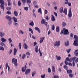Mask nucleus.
<instances>
[{"mask_svg": "<svg viewBox=\"0 0 78 78\" xmlns=\"http://www.w3.org/2000/svg\"><path fill=\"white\" fill-rule=\"evenodd\" d=\"M59 27H57L56 29V32H59Z\"/></svg>", "mask_w": 78, "mask_h": 78, "instance_id": "nucleus-29", "label": "nucleus"}, {"mask_svg": "<svg viewBox=\"0 0 78 78\" xmlns=\"http://www.w3.org/2000/svg\"><path fill=\"white\" fill-rule=\"evenodd\" d=\"M5 36V33L1 32H0V36H1V37H3V36Z\"/></svg>", "mask_w": 78, "mask_h": 78, "instance_id": "nucleus-23", "label": "nucleus"}, {"mask_svg": "<svg viewBox=\"0 0 78 78\" xmlns=\"http://www.w3.org/2000/svg\"><path fill=\"white\" fill-rule=\"evenodd\" d=\"M74 39H75L73 43V45L74 46L76 47H78V36L76 35H74Z\"/></svg>", "mask_w": 78, "mask_h": 78, "instance_id": "nucleus-1", "label": "nucleus"}, {"mask_svg": "<svg viewBox=\"0 0 78 78\" xmlns=\"http://www.w3.org/2000/svg\"><path fill=\"white\" fill-rule=\"evenodd\" d=\"M2 3L4 4V1L3 0H0V4Z\"/></svg>", "mask_w": 78, "mask_h": 78, "instance_id": "nucleus-44", "label": "nucleus"}, {"mask_svg": "<svg viewBox=\"0 0 78 78\" xmlns=\"http://www.w3.org/2000/svg\"><path fill=\"white\" fill-rule=\"evenodd\" d=\"M48 72H49V73H50L51 72V69H50V68H48Z\"/></svg>", "mask_w": 78, "mask_h": 78, "instance_id": "nucleus-53", "label": "nucleus"}, {"mask_svg": "<svg viewBox=\"0 0 78 78\" xmlns=\"http://www.w3.org/2000/svg\"><path fill=\"white\" fill-rule=\"evenodd\" d=\"M27 3H29H29H31V0H27Z\"/></svg>", "mask_w": 78, "mask_h": 78, "instance_id": "nucleus-50", "label": "nucleus"}, {"mask_svg": "<svg viewBox=\"0 0 78 78\" xmlns=\"http://www.w3.org/2000/svg\"><path fill=\"white\" fill-rule=\"evenodd\" d=\"M41 23L42 24V23H44V24L45 26H47V22H45V20H44V19H43L42 20Z\"/></svg>", "mask_w": 78, "mask_h": 78, "instance_id": "nucleus-7", "label": "nucleus"}, {"mask_svg": "<svg viewBox=\"0 0 78 78\" xmlns=\"http://www.w3.org/2000/svg\"><path fill=\"white\" fill-rule=\"evenodd\" d=\"M20 34H23V32L22 31V30L19 31Z\"/></svg>", "mask_w": 78, "mask_h": 78, "instance_id": "nucleus-54", "label": "nucleus"}, {"mask_svg": "<svg viewBox=\"0 0 78 78\" xmlns=\"http://www.w3.org/2000/svg\"><path fill=\"white\" fill-rule=\"evenodd\" d=\"M59 11L60 13H62V12H63V7H61Z\"/></svg>", "mask_w": 78, "mask_h": 78, "instance_id": "nucleus-19", "label": "nucleus"}, {"mask_svg": "<svg viewBox=\"0 0 78 78\" xmlns=\"http://www.w3.org/2000/svg\"><path fill=\"white\" fill-rule=\"evenodd\" d=\"M24 9L26 11H28V7H24Z\"/></svg>", "mask_w": 78, "mask_h": 78, "instance_id": "nucleus-42", "label": "nucleus"}, {"mask_svg": "<svg viewBox=\"0 0 78 78\" xmlns=\"http://www.w3.org/2000/svg\"><path fill=\"white\" fill-rule=\"evenodd\" d=\"M6 14H11V13L10 12L8 11L6 12Z\"/></svg>", "mask_w": 78, "mask_h": 78, "instance_id": "nucleus-49", "label": "nucleus"}, {"mask_svg": "<svg viewBox=\"0 0 78 78\" xmlns=\"http://www.w3.org/2000/svg\"><path fill=\"white\" fill-rule=\"evenodd\" d=\"M5 18L6 19L9 20H11V19H12V18L8 15L6 16H5Z\"/></svg>", "mask_w": 78, "mask_h": 78, "instance_id": "nucleus-8", "label": "nucleus"}, {"mask_svg": "<svg viewBox=\"0 0 78 78\" xmlns=\"http://www.w3.org/2000/svg\"><path fill=\"white\" fill-rule=\"evenodd\" d=\"M27 69V66L25 65L24 67H23L22 68V71L23 72H24Z\"/></svg>", "mask_w": 78, "mask_h": 78, "instance_id": "nucleus-10", "label": "nucleus"}, {"mask_svg": "<svg viewBox=\"0 0 78 78\" xmlns=\"http://www.w3.org/2000/svg\"><path fill=\"white\" fill-rule=\"evenodd\" d=\"M69 77H70V78H72V77H73V75L71 73L69 74Z\"/></svg>", "mask_w": 78, "mask_h": 78, "instance_id": "nucleus-38", "label": "nucleus"}, {"mask_svg": "<svg viewBox=\"0 0 78 78\" xmlns=\"http://www.w3.org/2000/svg\"><path fill=\"white\" fill-rule=\"evenodd\" d=\"M54 78H59L58 76L55 75L53 76Z\"/></svg>", "mask_w": 78, "mask_h": 78, "instance_id": "nucleus-51", "label": "nucleus"}, {"mask_svg": "<svg viewBox=\"0 0 78 78\" xmlns=\"http://www.w3.org/2000/svg\"><path fill=\"white\" fill-rule=\"evenodd\" d=\"M56 58L57 61H59V60H61V57L60 56L56 55Z\"/></svg>", "mask_w": 78, "mask_h": 78, "instance_id": "nucleus-24", "label": "nucleus"}, {"mask_svg": "<svg viewBox=\"0 0 78 78\" xmlns=\"http://www.w3.org/2000/svg\"><path fill=\"white\" fill-rule=\"evenodd\" d=\"M66 71L67 72V73L69 74H70L71 73H72V71L71 69H68L67 70H66Z\"/></svg>", "mask_w": 78, "mask_h": 78, "instance_id": "nucleus-16", "label": "nucleus"}, {"mask_svg": "<svg viewBox=\"0 0 78 78\" xmlns=\"http://www.w3.org/2000/svg\"><path fill=\"white\" fill-rule=\"evenodd\" d=\"M54 46H56V47H58L60 45V41H56L54 43Z\"/></svg>", "mask_w": 78, "mask_h": 78, "instance_id": "nucleus-5", "label": "nucleus"}, {"mask_svg": "<svg viewBox=\"0 0 78 78\" xmlns=\"http://www.w3.org/2000/svg\"><path fill=\"white\" fill-rule=\"evenodd\" d=\"M13 5H14V6H16V2H15V1H14L13 2Z\"/></svg>", "mask_w": 78, "mask_h": 78, "instance_id": "nucleus-63", "label": "nucleus"}, {"mask_svg": "<svg viewBox=\"0 0 78 78\" xmlns=\"http://www.w3.org/2000/svg\"><path fill=\"white\" fill-rule=\"evenodd\" d=\"M23 46L24 48H25V49H27V48H28V46H27L26 44L24 43L23 44Z\"/></svg>", "mask_w": 78, "mask_h": 78, "instance_id": "nucleus-13", "label": "nucleus"}, {"mask_svg": "<svg viewBox=\"0 0 78 78\" xmlns=\"http://www.w3.org/2000/svg\"><path fill=\"white\" fill-rule=\"evenodd\" d=\"M33 4H34V6H35V5H36V4H37V2H36V1H34L33 2Z\"/></svg>", "mask_w": 78, "mask_h": 78, "instance_id": "nucleus-56", "label": "nucleus"}, {"mask_svg": "<svg viewBox=\"0 0 78 78\" xmlns=\"http://www.w3.org/2000/svg\"><path fill=\"white\" fill-rule=\"evenodd\" d=\"M48 12V11H47V9H45V14H47Z\"/></svg>", "mask_w": 78, "mask_h": 78, "instance_id": "nucleus-62", "label": "nucleus"}, {"mask_svg": "<svg viewBox=\"0 0 78 78\" xmlns=\"http://www.w3.org/2000/svg\"><path fill=\"white\" fill-rule=\"evenodd\" d=\"M75 62L77 63L78 62V58H77L76 59L75 61Z\"/></svg>", "mask_w": 78, "mask_h": 78, "instance_id": "nucleus-64", "label": "nucleus"}, {"mask_svg": "<svg viewBox=\"0 0 78 78\" xmlns=\"http://www.w3.org/2000/svg\"><path fill=\"white\" fill-rule=\"evenodd\" d=\"M29 25H30V26H34V23L33 21H32L30 23H29Z\"/></svg>", "mask_w": 78, "mask_h": 78, "instance_id": "nucleus-34", "label": "nucleus"}, {"mask_svg": "<svg viewBox=\"0 0 78 78\" xmlns=\"http://www.w3.org/2000/svg\"><path fill=\"white\" fill-rule=\"evenodd\" d=\"M36 73V71L33 72H32V76H34V75H35Z\"/></svg>", "mask_w": 78, "mask_h": 78, "instance_id": "nucleus-40", "label": "nucleus"}, {"mask_svg": "<svg viewBox=\"0 0 78 78\" xmlns=\"http://www.w3.org/2000/svg\"><path fill=\"white\" fill-rule=\"evenodd\" d=\"M18 6H21V5H22V3H21V2L20 1H19L18 2Z\"/></svg>", "mask_w": 78, "mask_h": 78, "instance_id": "nucleus-33", "label": "nucleus"}, {"mask_svg": "<svg viewBox=\"0 0 78 78\" xmlns=\"http://www.w3.org/2000/svg\"><path fill=\"white\" fill-rule=\"evenodd\" d=\"M52 72L55 73V66H52Z\"/></svg>", "mask_w": 78, "mask_h": 78, "instance_id": "nucleus-25", "label": "nucleus"}, {"mask_svg": "<svg viewBox=\"0 0 78 78\" xmlns=\"http://www.w3.org/2000/svg\"><path fill=\"white\" fill-rule=\"evenodd\" d=\"M1 45H2V46H4V47H6V45H5V44L4 43H2Z\"/></svg>", "mask_w": 78, "mask_h": 78, "instance_id": "nucleus-43", "label": "nucleus"}, {"mask_svg": "<svg viewBox=\"0 0 78 78\" xmlns=\"http://www.w3.org/2000/svg\"><path fill=\"white\" fill-rule=\"evenodd\" d=\"M63 13H65L66 15H67V9L66 8H65L63 12Z\"/></svg>", "mask_w": 78, "mask_h": 78, "instance_id": "nucleus-12", "label": "nucleus"}, {"mask_svg": "<svg viewBox=\"0 0 78 78\" xmlns=\"http://www.w3.org/2000/svg\"><path fill=\"white\" fill-rule=\"evenodd\" d=\"M45 39V37H41L40 38V43H42L43 42V41H44V40Z\"/></svg>", "mask_w": 78, "mask_h": 78, "instance_id": "nucleus-14", "label": "nucleus"}, {"mask_svg": "<svg viewBox=\"0 0 78 78\" xmlns=\"http://www.w3.org/2000/svg\"><path fill=\"white\" fill-rule=\"evenodd\" d=\"M12 19L14 21V22H17V18H16V17H12Z\"/></svg>", "mask_w": 78, "mask_h": 78, "instance_id": "nucleus-28", "label": "nucleus"}, {"mask_svg": "<svg viewBox=\"0 0 78 78\" xmlns=\"http://www.w3.org/2000/svg\"><path fill=\"white\" fill-rule=\"evenodd\" d=\"M51 20L52 21H55V16L53 15H52L51 17Z\"/></svg>", "mask_w": 78, "mask_h": 78, "instance_id": "nucleus-18", "label": "nucleus"}, {"mask_svg": "<svg viewBox=\"0 0 78 78\" xmlns=\"http://www.w3.org/2000/svg\"><path fill=\"white\" fill-rule=\"evenodd\" d=\"M71 50V49H68L66 50V51H67V53H69L70 51Z\"/></svg>", "mask_w": 78, "mask_h": 78, "instance_id": "nucleus-60", "label": "nucleus"}, {"mask_svg": "<svg viewBox=\"0 0 78 78\" xmlns=\"http://www.w3.org/2000/svg\"><path fill=\"white\" fill-rule=\"evenodd\" d=\"M65 46L67 47V46L69 45V41H67V42H66L65 44Z\"/></svg>", "mask_w": 78, "mask_h": 78, "instance_id": "nucleus-21", "label": "nucleus"}, {"mask_svg": "<svg viewBox=\"0 0 78 78\" xmlns=\"http://www.w3.org/2000/svg\"><path fill=\"white\" fill-rule=\"evenodd\" d=\"M60 34H65V35H67L69 34V30L67 29H66L65 30H62L61 31Z\"/></svg>", "mask_w": 78, "mask_h": 78, "instance_id": "nucleus-2", "label": "nucleus"}, {"mask_svg": "<svg viewBox=\"0 0 78 78\" xmlns=\"http://www.w3.org/2000/svg\"><path fill=\"white\" fill-rule=\"evenodd\" d=\"M0 50H2V51H4V48L3 47V46H1L0 47Z\"/></svg>", "mask_w": 78, "mask_h": 78, "instance_id": "nucleus-39", "label": "nucleus"}, {"mask_svg": "<svg viewBox=\"0 0 78 78\" xmlns=\"http://www.w3.org/2000/svg\"><path fill=\"white\" fill-rule=\"evenodd\" d=\"M55 28V25H53L52 27V30H54Z\"/></svg>", "mask_w": 78, "mask_h": 78, "instance_id": "nucleus-55", "label": "nucleus"}, {"mask_svg": "<svg viewBox=\"0 0 78 78\" xmlns=\"http://www.w3.org/2000/svg\"><path fill=\"white\" fill-rule=\"evenodd\" d=\"M45 76V74H44V75H41V78H44Z\"/></svg>", "mask_w": 78, "mask_h": 78, "instance_id": "nucleus-45", "label": "nucleus"}, {"mask_svg": "<svg viewBox=\"0 0 78 78\" xmlns=\"http://www.w3.org/2000/svg\"><path fill=\"white\" fill-rule=\"evenodd\" d=\"M14 14L15 16H17L18 15V12H17V11H15L14 12Z\"/></svg>", "mask_w": 78, "mask_h": 78, "instance_id": "nucleus-27", "label": "nucleus"}, {"mask_svg": "<svg viewBox=\"0 0 78 78\" xmlns=\"http://www.w3.org/2000/svg\"><path fill=\"white\" fill-rule=\"evenodd\" d=\"M17 54V49L16 48H15L14 49V51L13 52V55H16Z\"/></svg>", "mask_w": 78, "mask_h": 78, "instance_id": "nucleus-22", "label": "nucleus"}, {"mask_svg": "<svg viewBox=\"0 0 78 78\" xmlns=\"http://www.w3.org/2000/svg\"><path fill=\"white\" fill-rule=\"evenodd\" d=\"M26 55H27L28 56H30V54L29 52H27L26 53Z\"/></svg>", "mask_w": 78, "mask_h": 78, "instance_id": "nucleus-48", "label": "nucleus"}, {"mask_svg": "<svg viewBox=\"0 0 78 78\" xmlns=\"http://www.w3.org/2000/svg\"><path fill=\"white\" fill-rule=\"evenodd\" d=\"M1 40L2 42H6L7 41L3 37L1 38Z\"/></svg>", "mask_w": 78, "mask_h": 78, "instance_id": "nucleus-15", "label": "nucleus"}, {"mask_svg": "<svg viewBox=\"0 0 78 78\" xmlns=\"http://www.w3.org/2000/svg\"><path fill=\"white\" fill-rule=\"evenodd\" d=\"M8 40L9 41V43H11V42H12V40H11V38H9Z\"/></svg>", "mask_w": 78, "mask_h": 78, "instance_id": "nucleus-46", "label": "nucleus"}, {"mask_svg": "<svg viewBox=\"0 0 78 78\" xmlns=\"http://www.w3.org/2000/svg\"><path fill=\"white\" fill-rule=\"evenodd\" d=\"M29 31H31L32 34H33V30H32L31 28H29Z\"/></svg>", "mask_w": 78, "mask_h": 78, "instance_id": "nucleus-31", "label": "nucleus"}, {"mask_svg": "<svg viewBox=\"0 0 78 78\" xmlns=\"http://www.w3.org/2000/svg\"><path fill=\"white\" fill-rule=\"evenodd\" d=\"M11 23H12V21H11V20H9V22L8 24L9 25H11Z\"/></svg>", "mask_w": 78, "mask_h": 78, "instance_id": "nucleus-58", "label": "nucleus"}, {"mask_svg": "<svg viewBox=\"0 0 78 78\" xmlns=\"http://www.w3.org/2000/svg\"><path fill=\"white\" fill-rule=\"evenodd\" d=\"M11 2H8V5L9 6H11Z\"/></svg>", "mask_w": 78, "mask_h": 78, "instance_id": "nucleus-59", "label": "nucleus"}, {"mask_svg": "<svg viewBox=\"0 0 78 78\" xmlns=\"http://www.w3.org/2000/svg\"><path fill=\"white\" fill-rule=\"evenodd\" d=\"M68 16L69 17L71 18L72 16V10L71 9H69V14Z\"/></svg>", "mask_w": 78, "mask_h": 78, "instance_id": "nucleus-6", "label": "nucleus"}, {"mask_svg": "<svg viewBox=\"0 0 78 78\" xmlns=\"http://www.w3.org/2000/svg\"><path fill=\"white\" fill-rule=\"evenodd\" d=\"M76 58V57H74L73 58H71L69 59V58L67 57L66 58V60L67 61H75V59Z\"/></svg>", "mask_w": 78, "mask_h": 78, "instance_id": "nucleus-4", "label": "nucleus"}, {"mask_svg": "<svg viewBox=\"0 0 78 78\" xmlns=\"http://www.w3.org/2000/svg\"><path fill=\"white\" fill-rule=\"evenodd\" d=\"M66 24L65 23V22H63L62 23V27H65L66 26Z\"/></svg>", "mask_w": 78, "mask_h": 78, "instance_id": "nucleus-41", "label": "nucleus"}, {"mask_svg": "<svg viewBox=\"0 0 78 78\" xmlns=\"http://www.w3.org/2000/svg\"><path fill=\"white\" fill-rule=\"evenodd\" d=\"M26 55L25 54H23L22 57V59H24Z\"/></svg>", "mask_w": 78, "mask_h": 78, "instance_id": "nucleus-52", "label": "nucleus"}, {"mask_svg": "<svg viewBox=\"0 0 78 78\" xmlns=\"http://www.w3.org/2000/svg\"><path fill=\"white\" fill-rule=\"evenodd\" d=\"M12 63H14L16 66H17V59H16L14 58H13L12 59Z\"/></svg>", "mask_w": 78, "mask_h": 78, "instance_id": "nucleus-3", "label": "nucleus"}, {"mask_svg": "<svg viewBox=\"0 0 78 78\" xmlns=\"http://www.w3.org/2000/svg\"><path fill=\"white\" fill-rule=\"evenodd\" d=\"M38 12L40 13L41 14H42V9L41 8H39L38 9Z\"/></svg>", "mask_w": 78, "mask_h": 78, "instance_id": "nucleus-26", "label": "nucleus"}, {"mask_svg": "<svg viewBox=\"0 0 78 78\" xmlns=\"http://www.w3.org/2000/svg\"><path fill=\"white\" fill-rule=\"evenodd\" d=\"M30 71H31V70L30 69H27L25 72L26 75H27V74L30 73Z\"/></svg>", "mask_w": 78, "mask_h": 78, "instance_id": "nucleus-11", "label": "nucleus"}, {"mask_svg": "<svg viewBox=\"0 0 78 78\" xmlns=\"http://www.w3.org/2000/svg\"><path fill=\"white\" fill-rule=\"evenodd\" d=\"M19 47L20 48V50L21 49V48H22V44H21V43H19Z\"/></svg>", "mask_w": 78, "mask_h": 78, "instance_id": "nucleus-36", "label": "nucleus"}, {"mask_svg": "<svg viewBox=\"0 0 78 78\" xmlns=\"http://www.w3.org/2000/svg\"><path fill=\"white\" fill-rule=\"evenodd\" d=\"M63 67H64V69H66V70H68L67 69H68V67H67V66L66 65H64Z\"/></svg>", "mask_w": 78, "mask_h": 78, "instance_id": "nucleus-37", "label": "nucleus"}, {"mask_svg": "<svg viewBox=\"0 0 78 78\" xmlns=\"http://www.w3.org/2000/svg\"><path fill=\"white\" fill-rule=\"evenodd\" d=\"M6 9L8 11H10L11 9V7H6Z\"/></svg>", "mask_w": 78, "mask_h": 78, "instance_id": "nucleus-30", "label": "nucleus"}, {"mask_svg": "<svg viewBox=\"0 0 78 78\" xmlns=\"http://www.w3.org/2000/svg\"><path fill=\"white\" fill-rule=\"evenodd\" d=\"M32 64H33V62H32V61H30L29 64V66H31V65Z\"/></svg>", "mask_w": 78, "mask_h": 78, "instance_id": "nucleus-47", "label": "nucleus"}, {"mask_svg": "<svg viewBox=\"0 0 78 78\" xmlns=\"http://www.w3.org/2000/svg\"><path fill=\"white\" fill-rule=\"evenodd\" d=\"M65 63L66 65H68V62H67V61L66 60L65 61Z\"/></svg>", "mask_w": 78, "mask_h": 78, "instance_id": "nucleus-61", "label": "nucleus"}, {"mask_svg": "<svg viewBox=\"0 0 78 78\" xmlns=\"http://www.w3.org/2000/svg\"><path fill=\"white\" fill-rule=\"evenodd\" d=\"M0 8L1 9H3V11H4V9H5V6H4V4L2 3L0 5Z\"/></svg>", "mask_w": 78, "mask_h": 78, "instance_id": "nucleus-9", "label": "nucleus"}, {"mask_svg": "<svg viewBox=\"0 0 78 78\" xmlns=\"http://www.w3.org/2000/svg\"><path fill=\"white\" fill-rule=\"evenodd\" d=\"M34 29L37 31H38L39 33H41V30H40V29H39V28L37 27H35L34 28Z\"/></svg>", "mask_w": 78, "mask_h": 78, "instance_id": "nucleus-17", "label": "nucleus"}, {"mask_svg": "<svg viewBox=\"0 0 78 78\" xmlns=\"http://www.w3.org/2000/svg\"><path fill=\"white\" fill-rule=\"evenodd\" d=\"M37 49H38V46H36L35 48V51L37 53V52H38V50Z\"/></svg>", "mask_w": 78, "mask_h": 78, "instance_id": "nucleus-20", "label": "nucleus"}, {"mask_svg": "<svg viewBox=\"0 0 78 78\" xmlns=\"http://www.w3.org/2000/svg\"><path fill=\"white\" fill-rule=\"evenodd\" d=\"M73 67L75 66V62H74V60H73Z\"/></svg>", "mask_w": 78, "mask_h": 78, "instance_id": "nucleus-57", "label": "nucleus"}, {"mask_svg": "<svg viewBox=\"0 0 78 78\" xmlns=\"http://www.w3.org/2000/svg\"><path fill=\"white\" fill-rule=\"evenodd\" d=\"M14 26H18V25H19V24H18V23H17V22H14Z\"/></svg>", "mask_w": 78, "mask_h": 78, "instance_id": "nucleus-35", "label": "nucleus"}, {"mask_svg": "<svg viewBox=\"0 0 78 78\" xmlns=\"http://www.w3.org/2000/svg\"><path fill=\"white\" fill-rule=\"evenodd\" d=\"M22 2L23 3V5H25L26 2H27V0H22Z\"/></svg>", "mask_w": 78, "mask_h": 78, "instance_id": "nucleus-32", "label": "nucleus"}]
</instances>
